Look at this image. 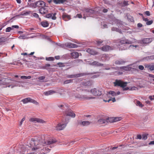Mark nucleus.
<instances>
[{"mask_svg":"<svg viewBox=\"0 0 154 154\" xmlns=\"http://www.w3.org/2000/svg\"><path fill=\"white\" fill-rule=\"evenodd\" d=\"M44 137L37 136L31 139L29 144L31 147H33L32 150L34 151L39 149L41 147V146L53 144L57 141L55 139H51L46 142L44 140Z\"/></svg>","mask_w":154,"mask_h":154,"instance_id":"f257e3e1","label":"nucleus"},{"mask_svg":"<svg viewBox=\"0 0 154 154\" xmlns=\"http://www.w3.org/2000/svg\"><path fill=\"white\" fill-rule=\"evenodd\" d=\"M77 91L83 92V94L82 95L78 94L75 96V97L78 98L81 100H84L90 99L95 98L94 97H90L87 95L90 92L89 91L83 90L79 87H78L76 89Z\"/></svg>","mask_w":154,"mask_h":154,"instance_id":"f03ea898","label":"nucleus"},{"mask_svg":"<svg viewBox=\"0 0 154 154\" xmlns=\"http://www.w3.org/2000/svg\"><path fill=\"white\" fill-rule=\"evenodd\" d=\"M115 86H119L123 88L124 91H126L129 90L130 88L126 87L127 86V82H124L120 80H116L115 82H114Z\"/></svg>","mask_w":154,"mask_h":154,"instance_id":"7ed1b4c3","label":"nucleus"},{"mask_svg":"<svg viewBox=\"0 0 154 154\" xmlns=\"http://www.w3.org/2000/svg\"><path fill=\"white\" fill-rule=\"evenodd\" d=\"M69 119H68L67 120H66L64 124H61L60 123H59L55 127V129L57 130H61L64 128L66 126V124L68 123Z\"/></svg>","mask_w":154,"mask_h":154,"instance_id":"20e7f679","label":"nucleus"},{"mask_svg":"<svg viewBox=\"0 0 154 154\" xmlns=\"http://www.w3.org/2000/svg\"><path fill=\"white\" fill-rule=\"evenodd\" d=\"M24 104H25L28 102L33 103L35 104L38 105V103L35 100L32 99L28 97L22 100L21 101Z\"/></svg>","mask_w":154,"mask_h":154,"instance_id":"39448f33","label":"nucleus"},{"mask_svg":"<svg viewBox=\"0 0 154 154\" xmlns=\"http://www.w3.org/2000/svg\"><path fill=\"white\" fill-rule=\"evenodd\" d=\"M90 92L94 96H100L102 94L100 90L95 88L91 90Z\"/></svg>","mask_w":154,"mask_h":154,"instance_id":"423d86ee","label":"nucleus"},{"mask_svg":"<svg viewBox=\"0 0 154 154\" xmlns=\"http://www.w3.org/2000/svg\"><path fill=\"white\" fill-rule=\"evenodd\" d=\"M36 7L42 8L45 6V3L42 1H39L35 3Z\"/></svg>","mask_w":154,"mask_h":154,"instance_id":"0eeeda50","label":"nucleus"},{"mask_svg":"<svg viewBox=\"0 0 154 154\" xmlns=\"http://www.w3.org/2000/svg\"><path fill=\"white\" fill-rule=\"evenodd\" d=\"M65 114L66 116H69L72 118H74L75 116V114L71 109H68L65 111Z\"/></svg>","mask_w":154,"mask_h":154,"instance_id":"6e6552de","label":"nucleus"},{"mask_svg":"<svg viewBox=\"0 0 154 154\" xmlns=\"http://www.w3.org/2000/svg\"><path fill=\"white\" fill-rule=\"evenodd\" d=\"M29 121L34 123L38 122L43 123L45 122L43 120L41 119L33 118L30 119Z\"/></svg>","mask_w":154,"mask_h":154,"instance_id":"1a4fd4ad","label":"nucleus"},{"mask_svg":"<svg viewBox=\"0 0 154 154\" xmlns=\"http://www.w3.org/2000/svg\"><path fill=\"white\" fill-rule=\"evenodd\" d=\"M85 75L86 74L85 73H81L75 75H69L67 76V77L69 78H76Z\"/></svg>","mask_w":154,"mask_h":154,"instance_id":"9d476101","label":"nucleus"},{"mask_svg":"<svg viewBox=\"0 0 154 154\" xmlns=\"http://www.w3.org/2000/svg\"><path fill=\"white\" fill-rule=\"evenodd\" d=\"M84 11L85 14L89 15L94 14L95 12L94 10L88 8H85L84 10Z\"/></svg>","mask_w":154,"mask_h":154,"instance_id":"9b49d317","label":"nucleus"},{"mask_svg":"<svg viewBox=\"0 0 154 154\" xmlns=\"http://www.w3.org/2000/svg\"><path fill=\"white\" fill-rule=\"evenodd\" d=\"M126 62V61L125 60L120 59L118 60H116L115 61V63L117 65H120L123 64Z\"/></svg>","mask_w":154,"mask_h":154,"instance_id":"f8f14e48","label":"nucleus"},{"mask_svg":"<svg viewBox=\"0 0 154 154\" xmlns=\"http://www.w3.org/2000/svg\"><path fill=\"white\" fill-rule=\"evenodd\" d=\"M120 42L121 44H131L133 43L132 41H130L128 39L121 40L120 41Z\"/></svg>","mask_w":154,"mask_h":154,"instance_id":"ddd939ff","label":"nucleus"},{"mask_svg":"<svg viewBox=\"0 0 154 154\" xmlns=\"http://www.w3.org/2000/svg\"><path fill=\"white\" fill-rule=\"evenodd\" d=\"M89 64L91 65L94 66H102L103 65V64L101 63L98 62L94 61L90 63Z\"/></svg>","mask_w":154,"mask_h":154,"instance_id":"4468645a","label":"nucleus"},{"mask_svg":"<svg viewBox=\"0 0 154 154\" xmlns=\"http://www.w3.org/2000/svg\"><path fill=\"white\" fill-rule=\"evenodd\" d=\"M40 13L42 14H46L48 12L47 9L44 7L41 8L39 10Z\"/></svg>","mask_w":154,"mask_h":154,"instance_id":"2eb2a0df","label":"nucleus"},{"mask_svg":"<svg viewBox=\"0 0 154 154\" xmlns=\"http://www.w3.org/2000/svg\"><path fill=\"white\" fill-rule=\"evenodd\" d=\"M152 41V38H144L142 40V42L144 44H148L150 43Z\"/></svg>","mask_w":154,"mask_h":154,"instance_id":"dca6fc26","label":"nucleus"},{"mask_svg":"<svg viewBox=\"0 0 154 154\" xmlns=\"http://www.w3.org/2000/svg\"><path fill=\"white\" fill-rule=\"evenodd\" d=\"M62 17L63 19L66 21H67L70 19V16L66 13L63 14Z\"/></svg>","mask_w":154,"mask_h":154,"instance_id":"f3484780","label":"nucleus"},{"mask_svg":"<svg viewBox=\"0 0 154 154\" xmlns=\"http://www.w3.org/2000/svg\"><path fill=\"white\" fill-rule=\"evenodd\" d=\"M101 50L104 51H108L111 50V47L109 45H105L101 48Z\"/></svg>","mask_w":154,"mask_h":154,"instance_id":"a211bd4d","label":"nucleus"},{"mask_svg":"<svg viewBox=\"0 0 154 154\" xmlns=\"http://www.w3.org/2000/svg\"><path fill=\"white\" fill-rule=\"evenodd\" d=\"M66 45L67 47L70 48H76L78 47L76 44L70 43H67Z\"/></svg>","mask_w":154,"mask_h":154,"instance_id":"6ab92c4d","label":"nucleus"},{"mask_svg":"<svg viewBox=\"0 0 154 154\" xmlns=\"http://www.w3.org/2000/svg\"><path fill=\"white\" fill-rule=\"evenodd\" d=\"M14 28L17 29H18L19 27L17 25H14L12 26V27H8L6 29V32H9L11 30L13 29V28Z\"/></svg>","mask_w":154,"mask_h":154,"instance_id":"aec40b11","label":"nucleus"},{"mask_svg":"<svg viewBox=\"0 0 154 154\" xmlns=\"http://www.w3.org/2000/svg\"><path fill=\"white\" fill-rule=\"evenodd\" d=\"M71 55L74 59L77 58L79 56V53L77 52H73L71 53Z\"/></svg>","mask_w":154,"mask_h":154,"instance_id":"412c9836","label":"nucleus"},{"mask_svg":"<svg viewBox=\"0 0 154 154\" xmlns=\"http://www.w3.org/2000/svg\"><path fill=\"white\" fill-rule=\"evenodd\" d=\"M55 92V91L53 90H50L48 91L45 92L44 93V94L46 96L51 95Z\"/></svg>","mask_w":154,"mask_h":154,"instance_id":"4be33fe9","label":"nucleus"},{"mask_svg":"<svg viewBox=\"0 0 154 154\" xmlns=\"http://www.w3.org/2000/svg\"><path fill=\"white\" fill-rule=\"evenodd\" d=\"M42 26L44 27H47L49 25V23L48 21H43L41 23Z\"/></svg>","mask_w":154,"mask_h":154,"instance_id":"5701e85b","label":"nucleus"},{"mask_svg":"<svg viewBox=\"0 0 154 154\" xmlns=\"http://www.w3.org/2000/svg\"><path fill=\"white\" fill-rule=\"evenodd\" d=\"M86 51L91 54L94 55L96 54V52L95 51L89 48H88L87 50Z\"/></svg>","mask_w":154,"mask_h":154,"instance_id":"b1692460","label":"nucleus"},{"mask_svg":"<svg viewBox=\"0 0 154 154\" xmlns=\"http://www.w3.org/2000/svg\"><path fill=\"white\" fill-rule=\"evenodd\" d=\"M90 123L91 122L88 121H84L82 122L80 124L84 126H86L89 125Z\"/></svg>","mask_w":154,"mask_h":154,"instance_id":"393cba45","label":"nucleus"},{"mask_svg":"<svg viewBox=\"0 0 154 154\" xmlns=\"http://www.w3.org/2000/svg\"><path fill=\"white\" fill-rule=\"evenodd\" d=\"M49 3H50L51 2H53L56 4L61 3V0H50L48 1Z\"/></svg>","mask_w":154,"mask_h":154,"instance_id":"a878e982","label":"nucleus"},{"mask_svg":"<svg viewBox=\"0 0 154 154\" xmlns=\"http://www.w3.org/2000/svg\"><path fill=\"white\" fill-rule=\"evenodd\" d=\"M98 122L100 124H107L106 120L103 119H99L98 121Z\"/></svg>","mask_w":154,"mask_h":154,"instance_id":"bb28decb","label":"nucleus"},{"mask_svg":"<svg viewBox=\"0 0 154 154\" xmlns=\"http://www.w3.org/2000/svg\"><path fill=\"white\" fill-rule=\"evenodd\" d=\"M114 117L106 119V123H111L113 122H114Z\"/></svg>","mask_w":154,"mask_h":154,"instance_id":"cd10ccee","label":"nucleus"},{"mask_svg":"<svg viewBox=\"0 0 154 154\" xmlns=\"http://www.w3.org/2000/svg\"><path fill=\"white\" fill-rule=\"evenodd\" d=\"M111 30L112 31H116L119 32L120 33H121L122 32L120 29L118 28H116L114 27H112L111 29Z\"/></svg>","mask_w":154,"mask_h":154,"instance_id":"c85d7f7f","label":"nucleus"},{"mask_svg":"<svg viewBox=\"0 0 154 154\" xmlns=\"http://www.w3.org/2000/svg\"><path fill=\"white\" fill-rule=\"evenodd\" d=\"M108 94L111 95L112 96H116V93L113 91H110L108 92Z\"/></svg>","mask_w":154,"mask_h":154,"instance_id":"c756f323","label":"nucleus"},{"mask_svg":"<svg viewBox=\"0 0 154 154\" xmlns=\"http://www.w3.org/2000/svg\"><path fill=\"white\" fill-rule=\"evenodd\" d=\"M128 1H124L123 2V5H122V3H121L120 4H121V6L122 7H124L126 6H127L128 5Z\"/></svg>","mask_w":154,"mask_h":154,"instance_id":"7c9ffc66","label":"nucleus"},{"mask_svg":"<svg viewBox=\"0 0 154 154\" xmlns=\"http://www.w3.org/2000/svg\"><path fill=\"white\" fill-rule=\"evenodd\" d=\"M136 105L141 107H142L144 106V105L142 104L139 101H137Z\"/></svg>","mask_w":154,"mask_h":154,"instance_id":"2f4dec72","label":"nucleus"},{"mask_svg":"<svg viewBox=\"0 0 154 154\" xmlns=\"http://www.w3.org/2000/svg\"><path fill=\"white\" fill-rule=\"evenodd\" d=\"M114 122H116L121 120L122 119V118L121 117H114Z\"/></svg>","mask_w":154,"mask_h":154,"instance_id":"473e14b6","label":"nucleus"},{"mask_svg":"<svg viewBox=\"0 0 154 154\" xmlns=\"http://www.w3.org/2000/svg\"><path fill=\"white\" fill-rule=\"evenodd\" d=\"M73 81V79H70L68 80L65 81L64 82V84H67L70 83H72Z\"/></svg>","mask_w":154,"mask_h":154,"instance_id":"72a5a7b5","label":"nucleus"},{"mask_svg":"<svg viewBox=\"0 0 154 154\" xmlns=\"http://www.w3.org/2000/svg\"><path fill=\"white\" fill-rule=\"evenodd\" d=\"M21 79H30L31 78V76H21L20 77Z\"/></svg>","mask_w":154,"mask_h":154,"instance_id":"f704fd0d","label":"nucleus"},{"mask_svg":"<svg viewBox=\"0 0 154 154\" xmlns=\"http://www.w3.org/2000/svg\"><path fill=\"white\" fill-rule=\"evenodd\" d=\"M148 134H144L142 135V139L146 140L147 138V136Z\"/></svg>","mask_w":154,"mask_h":154,"instance_id":"c9c22d12","label":"nucleus"},{"mask_svg":"<svg viewBox=\"0 0 154 154\" xmlns=\"http://www.w3.org/2000/svg\"><path fill=\"white\" fill-rule=\"evenodd\" d=\"M46 60L47 61H53L54 58L52 57H49L46 58Z\"/></svg>","mask_w":154,"mask_h":154,"instance_id":"e433bc0d","label":"nucleus"},{"mask_svg":"<svg viewBox=\"0 0 154 154\" xmlns=\"http://www.w3.org/2000/svg\"><path fill=\"white\" fill-rule=\"evenodd\" d=\"M57 64L59 65L60 67H64L65 66L64 64L62 63H57Z\"/></svg>","mask_w":154,"mask_h":154,"instance_id":"4c0bfd02","label":"nucleus"},{"mask_svg":"<svg viewBox=\"0 0 154 154\" xmlns=\"http://www.w3.org/2000/svg\"><path fill=\"white\" fill-rule=\"evenodd\" d=\"M53 14L52 13H49L47 14L46 16V17L47 18H52V16Z\"/></svg>","mask_w":154,"mask_h":154,"instance_id":"58836bf2","label":"nucleus"},{"mask_svg":"<svg viewBox=\"0 0 154 154\" xmlns=\"http://www.w3.org/2000/svg\"><path fill=\"white\" fill-rule=\"evenodd\" d=\"M45 78V77L44 76H42L38 78V79H39L40 82H43V80Z\"/></svg>","mask_w":154,"mask_h":154,"instance_id":"ea45409f","label":"nucleus"},{"mask_svg":"<svg viewBox=\"0 0 154 154\" xmlns=\"http://www.w3.org/2000/svg\"><path fill=\"white\" fill-rule=\"evenodd\" d=\"M153 23V21L152 20L148 21L146 22V24L147 25H151Z\"/></svg>","mask_w":154,"mask_h":154,"instance_id":"a19ab883","label":"nucleus"},{"mask_svg":"<svg viewBox=\"0 0 154 154\" xmlns=\"http://www.w3.org/2000/svg\"><path fill=\"white\" fill-rule=\"evenodd\" d=\"M32 15L35 17L37 18H39V16L38 14L35 13H33Z\"/></svg>","mask_w":154,"mask_h":154,"instance_id":"79ce46f5","label":"nucleus"},{"mask_svg":"<svg viewBox=\"0 0 154 154\" xmlns=\"http://www.w3.org/2000/svg\"><path fill=\"white\" fill-rule=\"evenodd\" d=\"M25 119V118H22V119H21V121L20 122V123L19 124V126H21L22 124V123H23V121H24Z\"/></svg>","mask_w":154,"mask_h":154,"instance_id":"37998d69","label":"nucleus"},{"mask_svg":"<svg viewBox=\"0 0 154 154\" xmlns=\"http://www.w3.org/2000/svg\"><path fill=\"white\" fill-rule=\"evenodd\" d=\"M5 39L4 37L0 38V43L5 42Z\"/></svg>","mask_w":154,"mask_h":154,"instance_id":"c03bdc74","label":"nucleus"},{"mask_svg":"<svg viewBox=\"0 0 154 154\" xmlns=\"http://www.w3.org/2000/svg\"><path fill=\"white\" fill-rule=\"evenodd\" d=\"M19 38L21 39H25L27 38L25 35H22L19 36Z\"/></svg>","mask_w":154,"mask_h":154,"instance_id":"a18cd8bd","label":"nucleus"},{"mask_svg":"<svg viewBox=\"0 0 154 154\" xmlns=\"http://www.w3.org/2000/svg\"><path fill=\"white\" fill-rule=\"evenodd\" d=\"M56 15V13H54L53 14V16H52V19L54 20H55L56 19V17L55 16Z\"/></svg>","mask_w":154,"mask_h":154,"instance_id":"49530a36","label":"nucleus"},{"mask_svg":"<svg viewBox=\"0 0 154 154\" xmlns=\"http://www.w3.org/2000/svg\"><path fill=\"white\" fill-rule=\"evenodd\" d=\"M121 69H122L124 70H127L128 69V67H127L126 66H122L121 67Z\"/></svg>","mask_w":154,"mask_h":154,"instance_id":"de8ad7c7","label":"nucleus"},{"mask_svg":"<svg viewBox=\"0 0 154 154\" xmlns=\"http://www.w3.org/2000/svg\"><path fill=\"white\" fill-rule=\"evenodd\" d=\"M139 69L141 70H143L144 68L143 66L142 65H139L138 66Z\"/></svg>","mask_w":154,"mask_h":154,"instance_id":"09e8293b","label":"nucleus"},{"mask_svg":"<svg viewBox=\"0 0 154 154\" xmlns=\"http://www.w3.org/2000/svg\"><path fill=\"white\" fill-rule=\"evenodd\" d=\"M136 89H137V87L135 86H133L131 88H130L129 90H135Z\"/></svg>","mask_w":154,"mask_h":154,"instance_id":"8fccbe9b","label":"nucleus"},{"mask_svg":"<svg viewBox=\"0 0 154 154\" xmlns=\"http://www.w3.org/2000/svg\"><path fill=\"white\" fill-rule=\"evenodd\" d=\"M75 62L77 63H78L81 62H82V60H75Z\"/></svg>","mask_w":154,"mask_h":154,"instance_id":"3c124183","label":"nucleus"},{"mask_svg":"<svg viewBox=\"0 0 154 154\" xmlns=\"http://www.w3.org/2000/svg\"><path fill=\"white\" fill-rule=\"evenodd\" d=\"M145 68H148L150 70L151 65L149 64H146L144 65Z\"/></svg>","mask_w":154,"mask_h":154,"instance_id":"603ef678","label":"nucleus"},{"mask_svg":"<svg viewBox=\"0 0 154 154\" xmlns=\"http://www.w3.org/2000/svg\"><path fill=\"white\" fill-rule=\"evenodd\" d=\"M150 70L151 71L154 70V64L151 65Z\"/></svg>","mask_w":154,"mask_h":154,"instance_id":"864d4df0","label":"nucleus"},{"mask_svg":"<svg viewBox=\"0 0 154 154\" xmlns=\"http://www.w3.org/2000/svg\"><path fill=\"white\" fill-rule=\"evenodd\" d=\"M76 17L79 18H81L82 17V16L81 14H78L76 15Z\"/></svg>","mask_w":154,"mask_h":154,"instance_id":"5fc2aeb1","label":"nucleus"},{"mask_svg":"<svg viewBox=\"0 0 154 154\" xmlns=\"http://www.w3.org/2000/svg\"><path fill=\"white\" fill-rule=\"evenodd\" d=\"M142 138V136L140 134L137 135V138L136 139H141Z\"/></svg>","mask_w":154,"mask_h":154,"instance_id":"6e6d98bb","label":"nucleus"},{"mask_svg":"<svg viewBox=\"0 0 154 154\" xmlns=\"http://www.w3.org/2000/svg\"><path fill=\"white\" fill-rule=\"evenodd\" d=\"M145 14L146 15L148 16H149L150 15V12L149 11H146L145 12Z\"/></svg>","mask_w":154,"mask_h":154,"instance_id":"4d7b16f0","label":"nucleus"},{"mask_svg":"<svg viewBox=\"0 0 154 154\" xmlns=\"http://www.w3.org/2000/svg\"><path fill=\"white\" fill-rule=\"evenodd\" d=\"M50 66H51V65L50 64H48V63L46 64L45 65L44 68L46 69V67H49Z\"/></svg>","mask_w":154,"mask_h":154,"instance_id":"13d9d810","label":"nucleus"},{"mask_svg":"<svg viewBox=\"0 0 154 154\" xmlns=\"http://www.w3.org/2000/svg\"><path fill=\"white\" fill-rule=\"evenodd\" d=\"M58 106L59 108H61V109H63L64 108V106L63 104L58 105Z\"/></svg>","mask_w":154,"mask_h":154,"instance_id":"bf43d9fd","label":"nucleus"},{"mask_svg":"<svg viewBox=\"0 0 154 154\" xmlns=\"http://www.w3.org/2000/svg\"><path fill=\"white\" fill-rule=\"evenodd\" d=\"M108 11V10L107 9L104 8L102 11L104 13H107Z\"/></svg>","mask_w":154,"mask_h":154,"instance_id":"052dcab7","label":"nucleus"},{"mask_svg":"<svg viewBox=\"0 0 154 154\" xmlns=\"http://www.w3.org/2000/svg\"><path fill=\"white\" fill-rule=\"evenodd\" d=\"M142 26H143V25L141 23H139L137 24L138 27L140 28V27H142Z\"/></svg>","mask_w":154,"mask_h":154,"instance_id":"680f3d73","label":"nucleus"},{"mask_svg":"<svg viewBox=\"0 0 154 154\" xmlns=\"http://www.w3.org/2000/svg\"><path fill=\"white\" fill-rule=\"evenodd\" d=\"M97 43L98 45H100L101 43L103 42L102 41H97Z\"/></svg>","mask_w":154,"mask_h":154,"instance_id":"e2e57ef3","label":"nucleus"},{"mask_svg":"<svg viewBox=\"0 0 154 154\" xmlns=\"http://www.w3.org/2000/svg\"><path fill=\"white\" fill-rule=\"evenodd\" d=\"M143 21H148V19L147 18H145L143 17Z\"/></svg>","mask_w":154,"mask_h":154,"instance_id":"0e129e2a","label":"nucleus"},{"mask_svg":"<svg viewBox=\"0 0 154 154\" xmlns=\"http://www.w3.org/2000/svg\"><path fill=\"white\" fill-rule=\"evenodd\" d=\"M138 46L137 45H131L130 46V47H131V48H132V47H135V48H136L137 47H138Z\"/></svg>","mask_w":154,"mask_h":154,"instance_id":"69168bd1","label":"nucleus"},{"mask_svg":"<svg viewBox=\"0 0 154 154\" xmlns=\"http://www.w3.org/2000/svg\"><path fill=\"white\" fill-rule=\"evenodd\" d=\"M149 58L151 60L154 59V55L149 56Z\"/></svg>","mask_w":154,"mask_h":154,"instance_id":"338daca9","label":"nucleus"},{"mask_svg":"<svg viewBox=\"0 0 154 154\" xmlns=\"http://www.w3.org/2000/svg\"><path fill=\"white\" fill-rule=\"evenodd\" d=\"M149 145H154V141H151L149 143Z\"/></svg>","mask_w":154,"mask_h":154,"instance_id":"774afa93","label":"nucleus"}]
</instances>
